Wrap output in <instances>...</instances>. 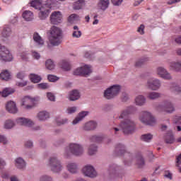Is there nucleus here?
<instances>
[{"mask_svg":"<svg viewBox=\"0 0 181 181\" xmlns=\"http://www.w3.org/2000/svg\"><path fill=\"white\" fill-rule=\"evenodd\" d=\"M39 11L40 13L38 16L41 21H45V19H46V18H47L50 13V8L49 7L42 6L40 8Z\"/></svg>","mask_w":181,"mask_h":181,"instance_id":"nucleus-15","label":"nucleus"},{"mask_svg":"<svg viewBox=\"0 0 181 181\" xmlns=\"http://www.w3.org/2000/svg\"><path fill=\"white\" fill-rule=\"evenodd\" d=\"M37 87L40 90H47V88H49L50 86L47 83H40L37 85Z\"/></svg>","mask_w":181,"mask_h":181,"instance_id":"nucleus-52","label":"nucleus"},{"mask_svg":"<svg viewBox=\"0 0 181 181\" xmlns=\"http://www.w3.org/2000/svg\"><path fill=\"white\" fill-rule=\"evenodd\" d=\"M91 73V66L90 65H85L83 67L76 69L74 71V76H88Z\"/></svg>","mask_w":181,"mask_h":181,"instance_id":"nucleus-10","label":"nucleus"},{"mask_svg":"<svg viewBox=\"0 0 181 181\" xmlns=\"http://www.w3.org/2000/svg\"><path fill=\"white\" fill-rule=\"evenodd\" d=\"M23 18L28 22L33 21V13L30 11H25L23 13Z\"/></svg>","mask_w":181,"mask_h":181,"instance_id":"nucleus-27","label":"nucleus"},{"mask_svg":"<svg viewBox=\"0 0 181 181\" xmlns=\"http://www.w3.org/2000/svg\"><path fill=\"white\" fill-rule=\"evenodd\" d=\"M141 122L143 124H145L146 125H153L156 123V119H155V117L152 116L149 112H142L140 115L139 118Z\"/></svg>","mask_w":181,"mask_h":181,"instance_id":"nucleus-4","label":"nucleus"},{"mask_svg":"<svg viewBox=\"0 0 181 181\" xmlns=\"http://www.w3.org/2000/svg\"><path fill=\"white\" fill-rule=\"evenodd\" d=\"M62 18L63 16L60 11H54L50 16V22L52 25H59V23H62Z\"/></svg>","mask_w":181,"mask_h":181,"instance_id":"nucleus-12","label":"nucleus"},{"mask_svg":"<svg viewBox=\"0 0 181 181\" xmlns=\"http://www.w3.org/2000/svg\"><path fill=\"white\" fill-rule=\"evenodd\" d=\"M54 4V0H47L46 4L42 6L45 8H49V11H50V6H52V5H53Z\"/></svg>","mask_w":181,"mask_h":181,"instance_id":"nucleus-55","label":"nucleus"},{"mask_svg":"<svg viewBox=\"0 0 181 181\" xmlns=\"http://www.w3.org/2000/svg\"><path fill=\"white\" fill-rule=\"evenodd\" d=\"M49 166L51 168V170L54 172V173H59V172H62L63 170V166L60 161L57 160L56 157H51L49 158Z\"/></svg>","mask_w":181,"mask_h":181,"instance_id":"nucleus-7","label":"nucleus"},{"mask_svg":"<svg viewBox=\"0 0 181 181\" xmlns=\"http://www.w3.org/2000/svg\"><path fill=\"white\" fill-rule=\"evenodd\" d=\"M12 54L5 46L0 44V59L3 62H12Z\"/></svg>","mask_w":181,"mask_h":181,"instance_id":"nucleus-6","label":"nucleus"},{"mask_svg":"<svg viewBox=\"0 0 181 181\" xmlns=\"http://www.w3.org/2000/svg\"><path fill=\"white\" fill-rule=\"evenodd\" d=\"M49 42L52 46H59L62 43L63 32L58 27L52 26L49 31Z\"/></svg>","mask_w":181,"mask_h":181,"instance_id":"nucleus-2","label":"nucleus"},{"mask_svg":"<svg viewBox=\"0 0 181 181\" xmlns=\"http://www.w3.org/2000/svg\"><path fill=\"white\" fill-rule=\"evenodd\" d=\"M170 66L172 70H175V71H179L181 69V64L180 62H172L170 64Z\"/></svg>","mask_w":181,"mask_h":181,"instance_id":"nucleus-40","label":"nucleus"},{"mask_svg":"<svg viewBox=\"0 0 181 181\" xmlns=\"http://www.w3.org/2000/svg\"><path fill=\"white\" fill-rule=\"evenodd\" d=\"M112 4H113V5L115 6H119V5L122 4V0H112Z\"/></svg>","mask_w":181,"mask_h":181,"instance_id":"nucleus-59","label":"nucleus"},{"mask_svg":"<svg viewBox=\"0 0 181 181\" xmlns=\"http://www.w3.org/2000/svg\"><path fill=\"white\" fill-rule=\"evenodd\" d=\"M164 177H167V179H170V180H172V173L169 171L165 172Z\"/></svg>","mask_w":181,"mask_h":181,"instance_id":"nucleus-61","label":"nucleus"},{"mask_svg":"<svg viewBox=\"0 0 181 181\" xmlns=\"http://www.w3.org/2000/svg\"><path fill=\"white\" fill-rule=\"evenodd\" d=\"M80 98V92L77 90H74L69 93L70 101H76Z\"/></svg>","mask_w":181,"mask_h":181,"instance_id":"nucleus-25","label":"nucleus"},{"mask_svg":"<svg viewBox=\"0 0 181 181\" xmlns=\"http://www.w3.org/2000/svg\"><path fill=\"white\" fill-rule=\"evenodd\" d=\"M136 108L134 106H130L124 109L119 116V119H124L119 127L122 128L124 134L128 135L132 134L135 131V122L129 119V114L135 112Z\"/></svg>","mask_w":181,"mask_h":181,"instance_id":"nucleus-1","label":"nucleus"},{"mask_svg":"<svg viewBox=\"0 0 181 181\" xmlns=\"http://www.w3.org/2000/svg\"><path fill=\"white\" fill-rule=\"evenodd\" d=\"M76 111H77V107H68L66 110V112L68 114H74V112H76Z\"/></svg>","mask_w":181,"mask_h":181,"instance_id":"nucleus-54","label":"nucleus"},{"mask_svg":"<svg viewBox=\"0 0 181 181\" xmlns=\"http://www.w3.org/2000/svg\"><path fill=\"white\" fill-rule=\"evenodd\" d=\"M175 43H177V45H181V36L180 35V36L175 37Z\"/></svg>","mask_w":181,"mask_h":181,"instance_id":"nucleus-64","label":"nucleus"},{"mask_svg":"<svg viewBox=\"0 0 181 181\" xmlns=\"http://www.w3.org/2000/svg\"><path fill=\"white\" fill-rule=\"evenodd\" d=\"M45 66L48 70H53L54 69V63L52 59H47L45 62Z\"/></svg>","mask_w":181,"mask_h":181,"instance_id":"nucleus-44","label":"nucleus"},{"mask_svg":"<svg viewBox=\"0 0 181 181\" xmlns=\"http://www.w3.org/2000/svg\"><path fill=\"white\" fill-rule=\"evenodd\" d=\"M32 56L35 60H39L40 59V54L36 51L32 52Z\"/></svg>","mask_w":181,"mask_h":181,"instance_id":"nucleus-56","label":"nucleus"},{"mask_svg":"<svg viewBox=\"0 0 181 181\" xmlns=\"http://www.w3.org/2000/svg\"><path fill=\"white\" fill-rule=\"evenodd\" d=\"M12 35V29L8 25H4L1 28V37L3 39H8Z\"/></svg>","mask_w":181,"mask_h":181,"instance_id":"nucleus-18","label":"nucleus"},{"mask_svg":"<svg viewBox=\"0 0 181 181\" xmlns=\"http://www.w3.org/2000/svg\"><path fill=\"white\" fill-rule=\"evenodd\" d=\"M74 32L72 33L73 37H81V31L78 30V27L77 25L74 26Z\"/></svg>","mask_w":181,"mask_h":181,"instance_id":"nucleus-42","label":"nucleus"},{"mask_svg":"<svg viewBox=\"0 0 181 181\" xmlns=\"http://www.w3.org/2000/svg\"><path fill=\"white\" fill-rule=\"evenodd\" d=\"M136 165L139 168H144V166H145V160L144 159V157H142V155L141 154L137 156Z\"/></svg>","mask_w":181,"mask_h":181,"instance_id":"nucleus-32","label":"nucleus"},{"mask_svg":"<svg viewBox=\"0 0 181 181\" xmlns=\"http://www.w3.org/2000/svg\"><path fill=\"white\" fill-rule=\"evenodd\" d=\"M25 77V74L23 72H20L17 74V78H20V80H23Z\"/></svg>","mask_w":181,"mask_h":181,"instance_id":"nucleus-63","label":"nucleus"},{"mask_svg":"<svg viewBox=\"0 0 181 181\" xmlns=\"http://www.w3.org/2000/svg\"><path fill=\"white\" fill-rule=\"evenodd\" d=\"M40 181H53V179L49 175H42L40 177Z\"/></svg>","mask_w":181,"mask_h":181,"instance_id":"nucleus-53","label":"nucleus"},{"mask_svg":"<svg viewBox=\"0 0 181 181\" xmlns=\"http://www.w3.org/2000/svg\"><path fill=\"white\" fill-rule=\"evenodd\" d=\"M25 148H32L33 146V143L30 141H27L25 143Z\"/></svg>","mask_w":181,"mask_h":181,"instance_id":"nucleus-62","label":"nucleus"},{"mask_svg":"<svg viewBox=\"0 0 181 181\" xmlns=\"http://www.w3.org/2000/svg\"><path fill=\"white\" fill-rule=\"evenodd\" d=\"M30 5L33 8H35V9H40L42 8V0H34L30 2Z\"/></svg>","mask_w":181,"mask_h":181,"instance_id":"nucleus-33","label":"nucleus"},{"mask_svg":"<svg viewBox=\"0 0 181 181\" xmlns=\"http://www.w3.org/2000/svg\"><path fill=\"white\" fill-rule=\"evenodd\" d=\"M60 66L63 70H65L66 71H69L71 69V65H70V63L67 61H62L60 63Z\"/></svg>","mask_w":181,"mask_h":181,"instance_id":"nucleus-36","label":"nucleus"},{"mask_svg":"<svg viewBox=\"0 0 181 181\" xmlns=\"http://www.w3.org/2000/svg\"><path fill=\"white\" fill-rule=\"evenodd\" d=\"M82 172L85 176H88V177H95L97 176V171L91 165H86L83 168Z\"/></svg>","mask_w":181,"mask_h":181,"instance_id":"nucleus-13","label":"nucleus"},{"mask_svg":"<svg viewBox=\"0 0 181 181\" xmlns=\"http://www.w3.org/2000/svg\"><path fill=\"white\" fill-rule=\"evenodd\" d=\"M146 101V99H145V97L144 95H139L135 99V103L136 105H144Z\"/></svg>","mask_w":181,"mask_h":181,"instance_id":"nucleus-34","label":"nucleus"},{"mask_svg":"<svg viewBox=\"0 0 181 181\" xmlns=\"http://www.w3.org/2000/svg\"><path fill=\"white\" fill-rule=\"evenodd\" d=\"M156 73L158 76H160L161 78H164L165 80H171L172 76H170V74L163 67H158L157 68Z\"/></svg>","mask_w":181,"mask_h":181,"instance_id":"nucleus-14","label":"nucleus"},{"mask_svg":"<svg viewBox=\"0 0 181 181\" xmlns=\"http://www.w3.org/2000/svg\"><path fill=\"white\" fill-rule=\"evenodd\" d=\"M144 29H145V25H144L141 24V25L139 27V28H138V30H137V32H139V33H140L141 35H144V33H145V32L144 31Z\"/></svg>","mask_w":181,"mask_h":181,"instance_id":"nucleus-57","label":"nucleus"},{"mask_svg":"<svg viewBox=\"0 0 181 181\" xmlns=\"http://www.w3.org/2000/svg\"><path fill=\"white\" fill-rule=\"evenodd\" d=\"M115 153L116 156H122L125 153V146L119 144L115 146Z\"/></svg>","mask_w":181,"mask_h":181,"instance_id":"nucleus-20","label":"nucleus"},{"mask_svg":"<svg viewBox=\"0 0 181 181\" xmlns=\"http://www.w3.org/2000/svg\"><path fill=\"white\" fill-rule=\"evenodd\" d=\"M98 6L102 11H105L110 6V0H99Z\"/></svg>","mask_w":181,"mask_h":181,"instance_id":"nucleus-24","label":"nucleus"},{"mask_svg":"<svg viewBox=\"0 0 181 181\" xmlns=\"http://www.w3.org/2000/svg\"><path fill=\"white\" fill-rule=\"evenodd\" d=\"M47 78L51 83H54V81H57V80H59V77L54 75H48Z\"/></svg>","mask_w":181,"mask_h":181,"instance_id":"nucleus-51","label":"nucleus"},{"mask_svg":"<svg viewBox=\"0 0 181 181\" xmlns=\"http://www.w3.org/2000/svg\"><path fill=\"white\" fill-rule=\"evenodd\" d=\"M121 90V86L115 85L112 87L107 88L104 93L105 98L107 100H111V98H114L116 95L119 94V90Z\"/></svg>","mask_w":181,"mask_h":181,"instance_id":"nucleus-5","label":"nucleus"},{"mask_svg":"<svg viewBox=\"0 0 181 181\" xmlns=\"http://www.w3.org/2000/svg\"><path fill=\"white\" fill-rule=\"evenodd\" d=\"M84 5H86L84 0H78L74 4V9H76V10L81 9V8L84 6Z\"/></svg>","mask_w":181,"mask_h":181,"instance_id":"nucleus-39","label":"nucleus"},{"mask_svg":"<svg viewBox=\"0 0 181 181\" xmlns=\"http://www.w3.org/2000/svg\"><path fill=\"white\" fill-rule=\"evenodd\" d=\"M15 127V123L12 120H6L4 124V128L6 129H11V128H13Z\"/></svg>","mask_w":181,"mask_h":181,"instance_id":"nucleus-46","label":"nucleus"},{"mask_svg":"<svg viewBox=\"0 0 181 181\" xmlns=\"http://www.w3.org/2000/svg\"><path fill=\"white\" fill-rule=\"evenodd\" d=\"M33 40L37 46L42 47L45 45V40L42 39V37L37 33H34Z\"/></svg>","mask_w":181,"mask_h":181,"instance_id":"nucleus-21","label":"nucleus"},{"mask_svg":"<svg viewBox=\"0 0 181 181\" xmlns=\"http://www.w3.org/2000/svg\"><path fill=\"white\" fill-rule=\"evenodd\" d=\"M96 152H97V146H95V144L90 145L88 148L89 155H94Z\"/></svg>","mask_w":181,"mask_h":181,"instance_id":"nucleus-49","label":"nucleus"},{"mask_svg":"<svg viewBox=\"0 0 181 181\" xmlns=\"http://www.w3.org/2000/svg\"><path fill=\"white\" fill-rule=\"evenodd\" d=\"M83 146L78 144H70L69 147L65 150L66 156H70V153L75 156H80L83 155Z\"/></svg>","mask_w":181,"mask_h":181,"instance_id":"nucleus-3","label":"nucleus"},{"mask_svg":"<svg viewBox=\"0 0 181 181\" xmlns=\"http://www.w3.org/2000/svg\"><path fill=\"white\" fill-rule=\"evenodd\" d=\"M153 138V135L151 134H145L141 135V141H144V142H151Z\"/></svg>","mask_w":181,"mask_h":181,"instance_id":"nucleus-35","label":"nucleus"},{"mask_svg":"<svg viewBox=\"0 0 181 181\" xmlns=\"http://www.w3.org/2000/svg\"><path fill=\"white\" fill-rule=\"evenodd\" d=\"M147 87L150 90H153V91H156V90L160 88V81L155 78H151L147 81Z\"/></svg>","mask_w":181,"mask_h":181,"instance_id":"nucleus-11","label":"nucleus"},{"mask_svg":"<svg viewBox=\"0 0 181 181\" xmlns=\"http://www.w3.org/2000/svg\"><path fill=\"white\" fill-rule=\"evenodd\" d=\"M6 110L10 114H16L18 112V107H16V103L13 101H8L6 105Z\"/></svg>","mask_w":181,"mask_h":181,"instance_id":"nucleus-16","label":"nucleus"},{"mask_svg":"<svg viewBox=\"0 0 181 181\" xmlns=\"http://www.w3.org/2000/svg\"><path fill=\"white\" fill-rule=\"evenodd\" d=\"M16 122L18 125H23L24 127H32V125H33V122L32 120L23 117L17 119Z\"/></svg>","mask_w":181,"mask_h":181,"instance_id":"nucleus-19","label":"nucleus"},{"mask_svg":"<svg viewBox=\"0 0 181 181\" xmlns=\"http://www.w3.org/2000/svg\"><path fill=\"white\" fill-rule=\"evenodd\" d=\"M88 115V112H80L78 116L75 118V119L72 122V124L74 125H76V124H78L84 117H86V115Z\"/></svg>","mask_w":181,"mask_h":181,"instance_id":"nucleus-26","label":"nucleus"},{"mask_svg":"<svg viewBox=\"0 0 181 181\" xmlns=\"http://www.w3.org/2000/svg\"><path fill=\"white\" fill-rule=\"evenodd\" d=\"M30 80L32 81V83H39L41 81L42 77L37 74H31L30 75Z\"/></svg>","mask_w":181,"mask_h":181,"instance_id":"nucleus-37","label":"nucleus"},{"mask_svg":"<svg viewBox=\"0 0 181 181\" xmlns=\"http://www.w3.org/2000/svg\"><path fill=\"white\" fill-rule=\"evenodd\" d=\"M0 143L4 144V145H5L8 143V140H6L5 136L0 135Z\"/></svg>","mask_w":181,"mask_h":181,"instance_id":"nucleus-60","label":"nucleus"},{"mask_svg":"<svg viewBox=\"0 0 181 181\" xmlns=\"http://www.w3.org/2000/svg\"><path fill=\"white\" fill-rule=\"evenodd\" d=\"M68 119L66 118L61 119L60 117H57L56 119V122L57 125H64V124H67Z\"/></svg>","mask_w":181,"mask_h":181,"instance_id":"nucleus-48","label":"nucleus"},{"mask_svg":"<svg viewBox=\"0 0 181 181\" xmlns=\"http://www.w3.org/2000/svg\"><path fill=\"white\" fill-rule=\"evenodd\" d=\"M103 139H104L103 136H97V135L92 136V137L90 138L91 142H96V143L101 142Z\"/></svg>","mask_w":181,"mask_h":181,"instance_id":"nucleus-47","label":"nucleus"},{"mask_svg":"<svg viewBox=\"0 0 181 181\" xmlns=\"http://www.w3.org/2000/svg\"><path fill=\"white\" fill-rule=\"evenodd\" d=\"M146 62H148V58H143L139 60H138L136 64H135V66L136 67H142V66H144V64L145 63H146Z\"/></svg>","mask_w":181,"mask_h":181,"instance_id":"nucleus-45","label":"nucleus"},{"mask_svg":"<svg viewBox=\"0 0 181 181\" xmlns=\"http://www.w3.org/2000/svg\"><path fill=\"white\" fill-rule=\"evenodd\" d=\"M97 128V123L95 122H88L83 126V129L85 131H92V129H95Z\"/></svg>","mask_w":181,"mask_h":181,"instance_id":"nucleus-23","label":"nucleus"},{"mask_svg":"<svg viewBox=\"0 0 181 181\" xmlns=\"http://www.w3.org/2000/svg\"><path fill=\"white\" fill-rule=\"evenodd\" d=\"M160 93L158 92H151L148 93L147 98H149L150 100H156V98H160Z\"/></svg>","mask_w":181,"mask_h":181,"instance_id":"nucleus-38","label":"nucleus"},{"mask_svg":"<svg viewBox=\"0 0 181 181\" xmlns=\"http://www.w3.org/2000/svg\"><path fill=\"white\" fill-rule=\"evenodd\" d=\"M15 93V89L12 88H6L2 92H0V95L1 97H8L10 94H13Z\"/></svg>","mask_w":181,"mask_h":181,"instance_id":"nucleus-28","label":"nucleus"},{"mask_svg":"<svg viewBox=\"0 0 181 181\" xmlns=\"http://www.w3.org/2000/svg\"><path fill=\"white\" fill-rule=\"evenodd\" d=\"M37 117L40 121H46V119L50 117V115L48 112L41 111L37 113Z\"/></svg>","mask_w":181,"mask_h":181,"instance_id":"nucleus-22","label":"nucleus"},{"mask_svg":"<svg viewBox=\"0 0 181 181\" xmlns=\"http://www.w3.org/2000/svg\"><path fill=\"white\" fill-rule=\"evenodd\" d=\"M78 19H80L78 16H77L76 14H71L68 18V22L69 23H74L75 22H77V21H78Z\"/></svg>","mask_w":181,"mask_h":181,"instance_id":"nucleus-43","label":"nucleus"},{"mask_svg":"<svg viewBox=\"0 0 181 181\" xmlns=\"http://www.w3.org/2000/svg\"><path fill=\"white\" fill-rule=\"evenodd\" d=\"M66 169L69 173L74 175L78 172V165L74 162H69L66 165Z\"/></svg>","mask_w":181,"mask_h":181,"instance_id":"nucleus-17","label":"nucleus"},{"mask_svg":"<svg viewBox=\"0 0 181 181\" xmlns=\"http://www.w3.org/2000/svg\"><path fill=\"white\" fill-rule=\"evenodd\" d=\"M165 141L166 144H173V142H175V137L173 136V133H172V132H168L167 133Z\"/></svg>","mask_w":181,"mask_h":181,"instance_id":"nucleus-30","label":"nucleus"},{"mask_svg":"<svg viewBox=\"0 0 181 181\" xmlns=\"http://www.w3.org/2000/svg\"><path fill=\"white\" fill-rule=\"evenodd\" d=\"M16 166L18 169H23L25 166H26V163H25V160L22 158H18L16 159Z\"/></svg>","mask_w":181,"mask_h":181,"instance_id":"nucleus-29","label":"nucleus"},{"mask_svg":"<svg viewBox=\"0 0 181 181\" xmlns=\"http://www.w3.org/2000/svg\"><path fill=\"white\" fill-rule=\"evenodd\" d=\"M37 101H39V98H37L26 96L23 99L21 105H24L26 110H30V108H33L36 105Z\"/></svg>","mask_w":181,"mask_h":181,"instance_id":"nucleus-9","label":"nucleus"},{"mask_svg":"<svg viewBox=\"0 0 181 181\" xmlns=\"http://www.w3.org/2000/svg\"><path fill=\"white\" fill-rule=\"evenodd\" d=\"M0 78L1 80H4L5 81H8L11 78V73L8 71V70L3 71L0 74Z\"/></svg>","mask_w":181,"mask_h":181,"instance_id":"nucleus-31","label":"nucleus"},{"mask_svg":"<svg viewBox=\"0 0 181 181\" xmlns=\"http://www.w3.org/2000/svg\"><path fill=\"white\" fill-rule=\"evenodd\" d=\"M156 110L157 111H163L168 112V114H172L175 111V106L172 102L167 101L164 103V105H158Z\"/></svg>","mask_w":181,"mask_h":181,"instance_id":"nucleus-8","label":"nucleus"},{"mask_svg":"<svg viewBox=\"0 0 181 181\" xmlns=\"http://www.w3.org/2000/svg\"><path fill=\"white\" fill-rule=\"evenodd\" d=\"M175 167L177 170H179L180 173H181V153L176 157Z\"/></svg>","mask_w":181,"mask_h":181,"instance_id":"nucleus-41","label":"nucleus"},{"mask_svg":"<svg viewBox=\"0 0 181 181\" xmlns=\"http://www.w3.org/2000/svg\"><path fill=\"white\" fill-rule=\"evenodd\" d=\"M172 91L175 93V94H179L181 91V88L180 86L177 85H174L173 88H171Z\"/></svg>","mask_w":181,"mask_h":181,"instance_id":"nucleus-50","label":"nucleus"},{"mask_svg":"<svg viewBox=\"0 0 181 181\" xmlns=\"http://www.w3.org/2000/svg\"><path fill=\"white\" fill-rule=\"evenodd\" d=\"M47 97L49 101H54L55 100L54 95H53L52 93H47Z\"/></svg>","mask_w":181,"mask_h":181,"instance_id":"nucleus-58","label":"nucleus"}]
</instances>
